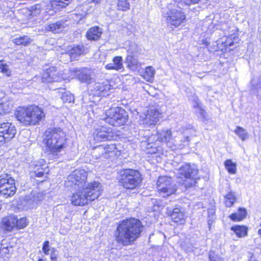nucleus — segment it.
Listing matches in <instances>:
<instances>
[{"mask_svg": "<svg viewBox=\"0 0 261 261\" xmlns=\"http://www.w3.org/2000/svg\"><path fill=\"white\" fill-rule=\"evenodd\" d=\"M144 227L141 221L131 218L122 221L115 233L116 242L123 246L133 244L140 237Z\"/></svg>", "mask_w": 261, "mask_h": 261, "instance_id": "1", "label": "nucleus"}, {"mask_svg": "<svg viewBox=\"0 0 261 261\" xmlns=\"http://www.w3.org/2000/svg\"><path fill=\"white\" fill-rule=\"evenodd\" d=\"M43 143L45 145L44 153L49 160L59 158L64 152L66 135L60 128L48 129L45 132Z\"/></svg>", "mask_w": 261, "mask_h": 261, "instance_id": "2", "label": "nucleus"}, {"mask_svg": "<svg viewBox=\"0 0 261 261\" xmlns=\"http://www.w3.org/2000/svg\"><path fill=\"white\" fill-rule=\"evenodd\" d=\"M100 183L93 181L89 183L87 186L79 189L71 198V203L76 206L84 205L97 199L102 192Z\"/></svg>", "mask_w": 261, "mask_h": 261, "instance_id": "3", "label": "nucleus"}, {"mask_svg": "<svg viewBox=\"0 0 261 261\" xmlns=\"http://www.w3.org/2000/svg\"><path fill=\"white\" fill-rule=\"evenodd\" d=\"M176 176L181 179L182 190L188 189L196 186L197 180L200 178L197 167L191 164H185L181 165L176 172Z\"/></svg>", "mask_w": 261, "mask_h": 261, "instance_id": "4", "label": "nucleus"}, {"mask_svg": "<svg viewBox=\"0 0 261 261\" xmlns=\"http://www.w3.org/2000/svg\"><path fill=\"white\" fill-rule=\"evenodd\" d=\"M172 140V134L170 130H162L157 132L155 135L150 137H145L141 141L142 145L145 146L148 153H155L159 150L160 143L161 142L170 143Z\"/></svg>", "mask_w": 261, "mask_h": 261, "instance_id": "5", "label": "nucleus"}, {"mask_svg": "<svg viewBox=\"0 0 261 261\" xmlns=\"http://www.w3.org/2000/svg\"><path fill=\"white\" fill-rule=\"evenodd\" d=\"M180 1L178 2L176 7L169 9L166 12H163V15L165 18L167 25L171 28H177L184 24L186 21V16L182 11L181 7L184 5L187 6L184 3L180 4Z\"/></svg>", "mask_w": 261, "mask_h": 261, "instance_id": "6", "label": "nucleus"}, {"mask_svg": "<svg viewBox=\"0 0 261 261\" xmlns=\"http://www.w3.org/2000/svg\"><path fill=\"white\" fill-rule=\"evenodd\" d=\"M119 182L126 189H135L141 182L140 172L136 170L126 169L119 172Z\"/></svg>", "mask_w": 261, "mask_h": 261, "instance_id": "7", "label": "nucleus"}, {"mask_svg": "<svg viewBox=\"0 0 261 261\" xmlns=\"http://www.w3.org/2000/svg\"><path fill=\"white\" fill-rule=\"evenodd\" d=\"M106 122L115 126L124 125L128 119V113L120 107L111 108L106 112Z\"/></svg>", "mask_w": 261, "mask_h": 261, "instance_id": "8", "label": "nucleus"}, {"mask_svg": "<svg viewBox=\"0 0 261 261\" xmlns=\"http://www.w3.org/2000/svg\"><path fill=\"white\" fill-rule=\"evenodd\" d=\"M16 192L14 179L10 174L0 175V196L5 198L12 197Z\"/></svg>", "mask_w": 261, "mask_h": 261, "instance_id": "9", "label": "nucleus"}, {"mask_svg": "<svg viewBox=\"0 0 261 261\" xmlns=\"http://www.w3.org/2000/svg\"><path fill=\"white\" fill-rule=\"evenodd\" d=\"M87 173L84 170H75L70 174L66 181L67 186L74 187L75 189L84 188L89 184L86 182Z\"/></svg>", "mask_w": 261, "mask_h": 261, "instance_id": "10", "label": "nucleus"}, {"mask_svg": "<svg viewBox=\"0 0 261 261\" xmlns=\"http://www.w3.org/2000/svg\"><path fill=\"white\" fill-rule=\"evenodd\" d=\"M117 147L115 144L107 145V146L99 145L93 149L92 155L96 160L103 161L116 155Z\"/></svg>", "mask_w": 261, "mask_h": 261, "instance_id": "11", "label": "nucleus"}, {"mask_svg": "<svg viewBox=\"0 0 261 261\" xmlns=\"http://www.w3.org/2000/svg\"><path fill=\"white\" fill-rule=\"evenodd\" d=\"M156 188L164 197L174 193L176 191V185L172 182L171 178L166 176L159 177Z\"/></svg>", "mask_w": 261, "mask_h": 261, "instance_id": "12", "label": "nucleus"}, {"mask_svg": "<svg viewBox=\"0 0 261 261\" xmlns=\"http://www.w3.org/2000/svg\"><path fill=\"white\" fill-rule=\"evenodd\" d=\"M16 133L15 126L9 122L0 124V146L13 138Z\"/></svg>", "mask_w": 261, "mask_h": 261, "instance_id": "13", "label": "nucleus"}, {"mask_svg": "<svg viewBox=\"0 0 261 261\" xmlns=\"http://www.w3.org/2000/svg\"><path fill=\"white\" fill-rule=\"evenodd\" d=\"M117 136L112 132L111 128L99 126L95 128L93 133L94 140L96 142L115 140Z\"/></svg>", "mask_w": 261, "mask_h": 261, "instance_id": "14", "label": "nucleus"}, {"mask_svg": "<svg viewBox=\"0 0 261 261\" xmlns=\"http://www.w3.org/2000/svg\"><path fill=\"white\" fill-rule=\"evenodd\" d=\"M42 78L43 82L51 83L60 82L65 77L62 73L57 70L56 67H50L43 72Z\"/></svg>", "mask_w": 261, "mask_h": 261, "instance_id": "15", "label": "nucleus"}, {"mask_svg": "<svg viewBox=\"0 0 261 261\" xmlns=\"http://www.w3.org/2000/svg\"><path fill=\"white\" fill-rule=\"evenodd\" d=\"M161 114L155 110H150L147 114H144L140 116V122L142 124L150 126L155 125L159 121Z\"/></svg>", "mask_w": 261, "mask_h": 261, "instance_id": "16", "label": "nucleus"}, {"mask_svg": "<svg viewBox=\"0 0 261 261\" xmlns=\"http://www.w3.org/2000/svg\"><path fill=\"white\" fill-rule=\"evenodd\" d=\"M43 199V195L41 193L33 191L23 198L22 203L27 208H33Z\"/></svg>", "mask_w": 261, "mask_h": 261, "instance_id": "17", "label": "nucleus"}, {"mask_svg": "<svg viewBox=\"0 0 261 261\" xmlns=\"http://www.w3.org/2000/svg\"><path fill=\"white\" fill-rule=\"evenodd\" d=\"M29 168L32 173L31 176L41 177L48 172L46 165L39 164L38 162L32 163Z\"/></svg>", "mask_w": 261, "mask_h": 261, "instance_id": "18", "label": "nucleus"}, {"mask_svg": "<svg viewBox=\"0 0 261 261\" xmlns=\"http://www.w3.org/2000/svg\"><path fill=\"white\" fill-rule=\"evenodd\" d=\"M33 111V109H29V107H18L16 110L15 115L17 120L25 125H29V114Z\"/></svg>", "mask_w": 261, "mask_h": 261, "instance_id": "19", "label": "nucleus"}, {"mask_svg": "<svg viewBox=\"0 0 261 261\" xmlns=\"http://www.w3.org/2000/svg\"><path fill=\"white\" fill-rule=\"evenodd\" d=\"M29 109L33 110V111L29 114V125H35L38 123L42 118L44 117V114L42 110L36 106H30Z\"/></svg>", "mask_w": 261, "mask_h": 261, "instance_id": "20", "label": "nucleus"}, {"mask_svg": "<svg viewBox=\"0 0 261 261\" xmlns=\"http://www.w3.org/2000/svg\"><path fill=\"white\" fill-rule=\"evenodd\" d=\"M111 89V86L108 81L103 83H95L91 91L93 94L98 96H104L108 95V92Z\"/></svg>", "mask_w": 261, "mask_h": 261, "instance_id": "21", "label": "nucleus"}, {"mask_svg": "<svg viewBox=\"0 0 261 261\" xmlns=\"http://www.w3.org/2000/svg\"><path fill=\"white\" fill-rule=\"evenodd\" d=\"M17 216L11 215L4 217L2 221V227L6 231H11L16 228Z\"/></svg>", "mask_w": 261, "mask_h": 261, "instance_id": "22", "label": "nucleus"}, {"mask_svg": "<svg viewBox=\"0 0 261 261\" xmlns=\"http://www.w3.org/2000/svg\"><path fill=\"white\" fill-rule=\"evenodd\" d=\"M73 72L82 82L89 83L91 80V70L87 68L81 69H73Z\"/></svg>", "mask_w": 261, "mask_h": 261, "instance_id": "23", "label": "nucleus"}, {"mask_svg": "<svg viewBox=\"0 0 261 261\" xmlns=\"http://www.w3.org/2000/svg\"><path fill=\"white\" fill-rule=\"evenodd\" d=\"M123 59L121 56H116L113 58L112 63H110L106 65V68L108 70H115L117 71L122 70L124 69L122 63Z\"/></svg>", "mask_w": 261, "mask_h": 261, "instance_id": "24", "label": "nucleus"}, {"mask_svg": "<svg viewBox=\"0 0 261 261\" xmlns=\"http://www.w3.org/2000/svg\"><path fill=\"white\" fill-rule=\"evenodd\" d=\"M102 34V30L99 27H94L88 30L86 33V37L89 40L96 41L98 40Z\"/></svg>", "mask_w": 261, "mask_h": 261, "instance_id": "25", "label": "nucleus"}, {"mask_svg": "<svg viewBox=\"0 0 261 261\" xmlns=\"http://www.w3.org/2000/svg\"><path fill=\"white\" fill-rule=\"evenodd\" d=\"M170 217L173 221L175 223L182 224L185 222V213L179 208H174L170 214Z\"/></svg>", "mask_w": 261, "mask_h": 261, "instance_id": "26", "label": "nucleus"}, {"mask_svg": "<svg viewBox=\"0 0 261 261\" xmlns=\"http://www.w3.org/2000/svg\"><path fill=\"white\" fill-rule=\"evenodd\" d=\"M68 50V54L73 60H75L78 57L83 54L85 50V47L83 45H73Z\"/></svg>", "mask_w": 261, "mask_h": 261, "instance_id": "27", "label": "nucleus"}, {"mask_svg": "<svg viewBox=\"0 0 261 261\" xmlns=\"http://www.w3.org/2000/svg\"><path fill=\"white\" fill-rule=\"evenodd\" d=\"M66 21L64 19H61L55 23L49 24L47 28L48 30L55 33H59L67 25V24L66 23Z\"/></svg>", "mask_w": 261, "mask_h": 261, "instance_id": "28", "label": "nucleus"}, {"mask_svg": "<svg viewBox=\"0 0 261 261\" xmlns=\"http://www.w3.org/2000/svg\"><path fill=\"white\" fill-rule=\"evenodd\" d=\"M127 67L132 70H137L140 65L138 58L133 55H128L126 58Z\"/></svg>", "mask_w": 261, "mask_h": 261, "instance_id": "29", "label": "nucleus"}, {"mask_svg": "<svg viewBox=\"0 0 261 261\" xmlns=\"http://www.w3.org/2000/svg\"><path fill=\"white\" fill-rule=\"evenodd\" d=\"M247 214L245 208L240 207L237 212L232 213L229 217L233 221H240L246 217Z\"/></svg>", "mask_w": 261, "mask_h": 261, "instance_id": "30", "label": "nucleus"}, {"mask_svg": "<svg viewBox=\"0 0 261 261\" xmlns=\"http://www.w3.org/2000/svg\"><path fill=\"white\" fill-rule=\"evenodd\" d=\"M251 85V92L257 95H259L261 91V76L253 79Z\"/></svg>", "mask_w": 261, "mask_h": 261, "instance_id": "31", "label": "nucleus"}, {"mask_svg": "<svg viewBox=\"0 0 261 261\" xmlns=\"http://www.w3.org/2000/svg\"><path fill=\"white\" fill-rule=\"evenodd\" d=\"M195 136V130L192 128H187L184 132V136L181 140V145L183 146H187L190 141V138Z\"/></svg>", "mask_w": 261, "mask_h": 261, "instance_id": "32", "label": "nucleus"}, {"mask_svg": "<svg viewBox=\"0 0 261 261\" xmlns=\"http://www.w3.org/2000/svg\"><path fill=\"white\" fill-rule=\"evenodd\" d=\"M32 39L28 36L16 37L13 40V42L17 45L27 46L32 42Z\"/></svg>", "mask_w": 261, "mask_h": 261, "instance_id": "33", "label": "nucleus"}, {"mask_svg": "<svg viewBox=\"0 0 261 261\" xmlns=\"http://www.w3.org/2000/svg\"><path fill=\"white\" fill-rule=\"evenodd\" d=\"M231 230L233 231L238 237L241 238L247 234V228L244 226L236 225L232 226Z\"/></svg>", "mask_w": 261, "mask_h": 261, "instance_id": "34", "label": "nucleus"}, {"mask_svg": "<svg viewBox=\"0 0 261 261\" xmlns=\"http://www.w3.org/2000/svg\"><path fill=\"white\" fill-rule=\"evenodd\" d=\"M234 132L243 141H245L249 138V135L246 130L240 126L236 127Z\"/></svg>", "mask_w": 261, "mask_h": 261, "instance_id": "35", "label": "nucleus"}, {"mask_svg": "<svg viewBox=\"0 0 261 261\" xmlns=\"http://www.w3.org/2000/svg\"><path fill=\"white\" fill-rule=\"evenodd\" d=\"M224 166L229 173L235 174L236 173V164L233 162L230 159H228L225 161Z\"/></svg>", "mask_w": 261, "mask_h": 261, "instance_id": "36", "label": "nucleus"}, {"mask_svg": "<svg viewBox=\"0 0 261 261\" xmlns=\"http://www.w3.org/2000/svg\"><path fill=\"white\" fill-rule=\"evenodd\" d=\"M12 107V106L9 101L0 102V115L9 113L11 110Z\"/></svg>", "mask_w": 261, "mask_h": 261, "instance_id": "37", "label": "nucleus"}, {"mask_svg": "<svg viewBox=\"0 0 261 261\" xmlns=\"http://www.w3.org/2000/svg\"><path fill=\"white\" fill-rule=\"evenodd\" d=\"M61 99L64 103H71L74 100V96L69 91L62 92Z\"/></svg>", "mask_w": 261, "mask_h": 261, "instance_id": "38", "label": "nucleus"}, {"mask_svg": "<svg viewBox=\"0 0 261 261\" xmlns=\"http://www.w3.org/2000/svg\"><path fill=\"white\" fill-rule=\"evenodd\" d=\"M225 205L227 207H231L236 200V197L234 193L231 192H229L225 197Z\"/></svg>", "mask_w": 261, "mask_h": 261, "instance_id": "39", "label": "nucleus"}, {"mask_svg": "<svg viewBox=\"0 0 261 261\" xmlns=\"http://www.w3.org/2000/svg\"><path fill=\"white\" fill-rule=\"evenodd\" d=\"M125 45L127 48V51L130 54L129 55H133V53L137 51V44L134 42L129 41H127L125 43Z\"/></svg>", "mask_w": 261, "mask_h": 261, "instance_id": "40", "label": "nucleus"}, {"mask_svg": "<svg viewBox=\"0 0 261 261\" xmlns=\"http://www.w3.org/2000/svg\"><path fill=\"white\" fill-rule=\"evenodd\" d=\"M155 71L152 66H148L146 68L145 76L148 80H150L153 78Z\"/></svg>", "mask_w": 261, "mask_h": 261, "instance_id": "41", "label": "nucleus"}, {"mask_svg": "<svg viewBox=\"0 0 261 261\" xmlns=\"http://www.w3.org/2000/svg\"><path fill=\"white\" fill-rule=\"evenodd\" d=\"M27 219L25 217L21 218L19 219L17 217V224H16L17 229L24 228L27 226Z\"/></svg>", "mask_w": 261, "mask_h": 261, "instance_id": "42", "label": "nucleus"}, {"mask_svg": "<svg viewBox=\"0 0 261 261\" xmlns=\"http://www.w3.org/2000/svg\"><path fill=\"white\" fill-rule=\"evenodd\" d=\"M72 0H54L53 4L61 8H64L71 2Z\"/></svg>", "mask_w": 261, "mask_h": 261, "instance_id": "43", "label": "nucleus"}, {"mask_svg": "<svg viewBox=\"0 0 261 261\" xmlns=\"http://www.w3.org/2000/svg\"><path fill=\"white\" fill-rule=\"evenodd\" d=\"M0 71L7 76L10 74V71L9 69L8 65L6 63H4L3 61H0Z\"/></svg>", "mask_w": 261, "mask_h": 261, "instance_id": "44", "label": "nucleus"}, {"mask_svg": "<svg viewBox=\"0 0 261 261\" xmlns=\"http://www.w3.org/2000/svg\"><path fill=\"white\" fill-rule=\"evenodd\" d=\"M209 260L210 261H223L222 258L216 254L213 251H210L209 252Z\"/></svg>", "mask_w": 261, "mask_h": 261, "instance_id": "45", "label": "nucleus"}, {"mask_svg": "<svg viewBox=\"0 0 261 261\" xmlns=\"http://www.w3.org/2000/svg\"><path fill=\"white\" fill-rule=\"evenodd\" d=\"M49 242L48 241H46L43 243L42 251L45 255H48L49 254Z\"/></svg>", "mask_w": 261, "mask_h": 261, "instance_id": "46", "label": "nucleus"}, {"mask_svg": "<svg viewBox=\"0 0 261 261\" xmlns=\"http://www.w3.org/2000/svg\"><path fill=\"white\" fill-rule=\"evenodd\" d=\"M10 248L11 249L12 247L10 246L9 247L8 245L5 246L4 244L3 243H2L0 247V252L5 254H8L9 252Z\"/></svg>", "mask_w": 261, "mask_h": 261, "instance_id": "47", "label": "nucleus"}, {"mask_svg": "<svg viewBox=\"0 0 261 261\" xmlns=\"http://www.w3.org/2000/svg\"><path fill=\"white\" fill-rule=\"evenodd\" d=\"M196 105L194 106V108L197 109V113H199L201 116L204 117L205 111L203 109L201 108L197 101H196Z\"/></svg>", "mask_w": 261, "mask_h": 261, "instance_id": "48", "label": "nucleus"}, {"mask_svg": "<svg viewBox=\"0 0 261 261\" xmlns=\"http://www.w3.org/2000/svg\"><path fill=\"white\" fill-rule=\"evenodd\" d=\"M199 1L200 0H180L181 2L179 4L181 5L182 3H184L186 5H191V4H195L198 3Z\"/></svg>", "mask_w": 261, "mask_h": 261, "instance_id": "49", "label": "nucleus"}, {"mask_svg": "<svg viewBox=\"0 0 261 261\" xmlns=\"http://www.w3.org/2000/svg\"><path fill=\"white\" fill-rule=\"evenodd\" d=\"M224 46L226 47H231L234 45V42L232 40L231 38H228L224 43Z\"/></svg>", "mask_w": 261, "mask_h": 261, "instance_id": "50", "label": "nucleus"}, {"mask_svg": "<svg viewBox=\"0 0 261 261\" xmlns=\"http://www.w3.org/2000/svg\"><path fill=\"white\" fill-rule=\"evenodd\" d=\"M50 259L51 261H57V256L56 254H55V251L51 252L50 255Z\"/></svg>", "mask_w": 261, "mask_h": 261, "instance_id": "51", "label": "nucleus"}, {"mask_svg": "<svg viewBox=\"0 0 261 261\" xmlns=\"http://www.w3.org/2000/svg\"><path fill=\"white\" fill-rule=\"evenodd\" d=\"M251 254V256H250V259H249V261H258L255 258V257L253 256L252 254Z\"/></svg>", "mask_w": 261, "mask_h": 261, "instance_id": "52", "label": "nucleus"}, {"mask_svg": "<svg viewBox=\"0 0 261 261\" xmlns=\"http://www.w3.org/2000/svg\"><path fill=\"white\" fill-rule=\"evenodd\" d=\"M100 1L101 0H91V2L95 4H98L100 3Z\"/></svg>", "mask_w": 261, "mask_h": 261, "instance_id": "53", "label": "nucleus"}, {"mask_svg": "<svg viewBox=\"0 0 261 261\" xmlns=\"http://www.w3.org/2000/svg\"><path fill=\"white\" fill-rule=\"evenodd\" d=\"M31 9H32V10H31V11L32 12L31 14H33V10H34V9H37V8H36V6L32 7L31 8Z\"/></svg>", "mask_w": 261, "mask_h": 261, "instance_id": "54", "label": "nucleus"}, {"mask_svg": "<svg viewBox=\"0 0 261 261\" xmlns=\"http://www.w3.org/2000/svg\"><path fill=\"white\" fill-rule=\"evenodd\" d=\"M157 200H153V201H152V203H154V204L155 205V203L157 202Z\"/></svg>", "mask_w": 261, "mask_h": 261, "instance_id": "55", "label": "nucleus"}, {"mask_svg": "<svg viewBox=\"0 0 261 261\" xmlns=\"http://www.w3.org/2000/svg\"><path fill=\"white\" fill-rule=\"evenodd\" d=\"M38 261H45L44 259H42V258H40L38 259Z\"/></svg>", "mask_w": 261, "mask_h": 261, "instance_id": "56", "label": "nucleus"}, {"mask_svg": "<svg viewBox=\"0 0 261 261\" xmlns=\"http://www.w3.org/2000/svg\"><path fill=\"white\" fill-rule=\"evenodd\" d=\"M208 225L210 226V221H208Z\"/></svg>", "mask_w": 261, "mask_h": 261, "instance_id": "57", "label": "nucleus"}, {"mask_svg": "<svg viewBox=\"0 0 261 261\" xmlns=\"http://www.w3.org/2000/svg\"><path fill=\"white\" fill-rule=\"evenodd\" d=\"M1 209V205H0V210Z\"/></svg>", "mask_w": 261, "mask_h": 261, "instance_id": "58", "label": "nucleus"}]
</instances>
